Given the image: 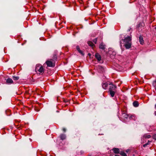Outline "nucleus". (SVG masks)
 I'll use <instances>...</instances> for the list:
<instances>
[{"instance_id": "15", "label": "nucleus", "mask_w": 156, "mask_h": 156, "mask_svg": "<svg viewBox=\"0 0 156 156\" xmlns=\"http://www.w3.org/2000/svg\"><path fill=\"white\" fill-rule=\"evenodd\" d=\"M89 108L91 109H94L95 108V105L93 103L91 104Z\"/></svg>"}, {"instance_id": "1", "label": "nucleus", "mask_w": 156, "mask_h": 156, "mask_svg": "<svg viewBox=\"0 0 156 156\" xmlns=\"http://www.w3.org/2000/svg\"><path fill=\"white\" fill-rule=\"evenodd\" d=\"M122 41L124 43V46L126 49H129L131 47V37L130 36L126 37L124 39H122Z\"/></svg>"}, {"instance_id": "25", "label": "nucleus", "mask_w": 156, "mask_h": 156, "mask_svg": "<svg viewBox=\"0 0 156 156\" xmlns=\"http://www.w3.org/2000/svg\"><path fill=\"white\" fill-rule=\"evenodd\" d=\"M153 139L156 140V134H155L153 136Z\"/></svg>"}, {"instance_id": "4", "label": "nucleus", "mask_w": 156, "mask_h": 156, "mask_svg": "<svg viewBox=\"0 0 156 156\" xmlns=\"http://www.w3.org/2000/svg\"><path fill=\"white\" fill-rule=\"evenodd\" d=\"M45 63L48 67H53L55 66V63L54 60L51 59L47 60Z\"/></svg>"}, {"instance_id": "29", "label": "nucleus", "mask_w": 156, "mask_h": 156, "mask_svg": "<svg viewBox=\"0 0 156 156\" xmlns=\"http://www.w3.org/2000/svg\"><path fill=\"white\" fill-rule=\"evenodd\" d=\"M69 100H67V99H64V102H66V103L68 102H69Z\"/></svg>"}, {"instance_id": "16", "label": "nucleus", "mask_w": 156, "mask_h": 156, "mask_svg": "<svg viewBox=\"0 0 156 156\" xmlns=\"http://www.w3.org/2000/svg\"><path fill=\"white\" fill-rule=\"evenodd\" d=\"M133 105L135 107H137L138 105V103L137 101H135L133 103Z\"/></svg>"}, {"instance_id": "31", "label": "nucleus", "mask_w": 156, "mask_h": 156, "mask_svg": "<svg viewBox=\"0 0 156 156\" xmlns=\"http://www.w3.org/2000/svg\"><path fill=\"white\" fill-rule=\"evenodd\" d=\"M154 114L156 116V111L154 112Z\"/></svg>"}, {"instance_id": "32", "label": "nucleus", "mask_w": 156, "mask_h": 156, "mask_svg": "<svg viewBox=\"0 0 156 156\" xmlns=\"http://www.w3.org/2000/svg\"><path fill=\"white\" fill-rule=\"evenodd\" d=\"M154 108L156 109V104L155 105Z\"/></svg>"}, {"instance_id": "30", "label": "nucleus", "mask_w": 156, "mask_h": 156, "mask_svg": "<svg viewBox=\"0 0 156 156\" xmlns=\"http://www.w3.org/2000/svg\"><path fill=\"white\" fill-rule=\"evenodd\" d=\"M62 130L64 132H65L66 131V129L65 128H63L62 129Z\"/></svg>"}, {"instance_id": "37", "label": "nucleus", "mask_w": 156, "mask_h": 156, "mask_svg": "<svg viewBox=\"0 0 156 156\" xmlns=\"http://www.w3.org/2000/svg\"><path fill=\"white\" fill-rule=\"evenodd\" d=\"M88 55H90V54H88Z\"/></svg>"}, {"instance_id": "14", "label": "nucleus", "mask_w": 156, "mask_h": 156, "mask_svg": "<svg viewBox=\"0 0 156 156\" xmlns=\"http://www.w3.org/2000/svg\"><path fill=\"white\" fill-rule=\"evenodd\" d=\"M99 48L101 49L104 50L105 48V45L102 44H101L100 45Z\"/></svg>"}, {"instance_id": "8", "label": "nucleus", "mask_w": 156, "mask_h": 156, "mask_svg": "<svg viewBox=\"0 0 156 156\" xmlns=\"http://www.w3.org/2000/svg\"><path fill=\"white\" fill-rule=\"evenodd\" d=\"M6 83L9 84L12 83H13V81L12 79L10 78H8L6 80Z\"/></svg>"}, {"instance_id": "28", "label": "nucleus", "mask_w": 156, "mask_h": 156, "mask_svg": "<svg viewBox=\"0 0 156 156\" xmlns=\"http://www.w3.org/2000/svg\"><path fill=\"white\" fill-rule=\"evenodd\" d=\"M149 144V143H147L144 144L143 145V146L144 147H146L147 145Z\"/></svg>"}, {"instance_id": "35", "label": "nucleus", "mask_w": 156, "mask_h": 156, "mask_svg": "<svg viewBox=\"0 0 156 156\" xmlns=\"http://www.w3.org/2000/svg\"><path fill=\"white\" fill-rule=\"evenodd\" d=\"M151 141H150L149 140H148V143H149V142H151Z\"/></svg>"}, {"instance_id": "2", "label": "nucleus", "mask_w": 156, "mask_h": 156, "mask_svg": "<svg viewBox=\"0 0 156 156\" xmlns=\"http://www.w3.org/2000/svg\"><path fill=\"white\" fill-rule=\"evenodd\" d=\"M35 70L37 73L39 74H42L44 71V69L43 66L41 64H37L36 65Z\"/></svg>"}, {"instance_id": "3", "label": "nucleus", "mask_w": 156, "mask_h": 156, "mask_svg": "<svg viewBox=\"0 0 156 156\" xmlns=\"http://www.w3.org/2000/svg\"><path fill=\"white\" fill-rule=\"evenodd\" d=\"M109 85L110 86L109 88V92L111 97H113L116 92V86L115 85H113L112 83H110Z\"/></svg>"}, {"instance_id": "6", "label": "nucleus", "mask_w": 156, "mask_h": 156, "mask_svg": "<svg viewBox=\"0 0 156 156\" xmlns=\"http://www.w3.org/2000/svg\"><path fill=\"white\" fill-rule=\"evenodd\" d=\"M95 57L97 59L98 62H100L101 60V56L98 53H96L95 55Z\"/></svg>"}, {"instance_id": "20", "label": "nucleus", "mask_w": 156, "mask_h": 156, "mask_svg": "<svg viewBox=\"0 0 156 156\" xmlns=\"http://www.w3.org/2000/svg\"><path fill=\"white\" fill-rule=\"evenodd\" d=\"M13 79L14 80H19V78L18 76H13Z\"/></svg>"}, {"instance_id": "21", "label": "nucleus", "mask_w": 156, "mask_h": 156, "mask_svg": "<svg viewBox=\"0 0 156 156\" xmlns=\"http://www.w3.org/2000/svg\"><path fill=\"white\" fill-rule=\"evenodd\" d=\"M120 154L122 156H127V155L126 153L124 152H121Z\"/></svg>"}, {"instance_id": "34", "label": "nucleus", "mask_w": 156, "mask_h": 156, "mask_svg": "<svg viewBox=\"0 0 156 156\" xmlns=\"http://www.w3.org/2000/svg\"><path fill=\"white\" fill-rule=\"evenodd\" d=\"M115 156H120L119 155H115Z\"/></svg>"}, {"instance_id": "11", "label": "nucleus", "mask_w": 156, "mask_h": 156, "mask_svg": "<svg viewBox=\"0 0 156 156\" xmlns=\"http://www.w3.org/2000/svg\"><path fill=\"white\" fill-rule=\"evenodd\" d=\"M139 41H140V44L142 45L144 43V41L143 40V37L142 36H140L139 37Z\"/></svg>"}, {"instance_id": "36", "label": "nucleus", "mask_w": 156, "mask_h": 156, "mask_svg": "<svg viewBox=\"0 0 156 156\" xmlns=\"http://www.w3.org/2000/svg\"><path fill=\"white\" fill-rule=\"evenodd\" d=\"M88 55H90V54H88Z\"/></svg>"}, {"instance_id": "23", "label": "nucleus", "mask_w": 156, "mask_h": 156, "mask_svg": "<svg viewBox=\"0 0 156 156\" xmlns=\"http://www.w3.org/2000/svg\"><path fill=\"white\" fill-rule=\"evenodd\" d=\"M78 52L80 53L81 55L82 56H84V54L83 52L81 50H80L79 51H78Z\"/></svg>"}, {"instance_id": "17", "label": "nucleus", "mask_w": 156, "mask_h": 156, "mask_svg": "<svg viewBox=\"0 0 156 156\" xmlns=\"http://www.w3.org/2000/svg\"><path fill=\"white\" fill-rule=\"evenodd\" d=\"M87 43L89 46L92 47H93L94 45V44L91 41H89Z\"/></svg>"}, {"instance_id": "9", "label": "nucleus", "mask_w": 156, "mask_h": 156, "mask_svg": "<svg viewBox=\"0 0 156 156\" xmlns=\"http://www.w3.org/2000/svg\"><path fill=\"white\" fill-rule=\"evenodd\" d=\"M151 136L147 133H146L143 136V139H149L151 138Z\"/></svg>"}, {"instance_id": "12", "label": "nucleus", "mask_w": 156, "mask_h": 156, "mask_svg": "<svg viewBox=\"0 0 156 156\" xmlns=\"http://www.w3.org/2000/svg\"><path fill=\"white\" fill-rule=\"evenodd\" d=\"M59 137L62 140L65 139L66 138V136L65 134H61L60 135Z\"/></svg>"}, {"instance_id": "33", "label": "nucleus", "mask_w": 156, "mask_h": 156, "mask_svg": "<svg viewBox=\"0 0 156 156\" xmlns=\"http://www.w3.org/2000/svg\"><path fill=\"white\" fill-rule=\"evenodd\" d=\"M81 152L82 153V154H83L84 153V151H81Z\"/></svg>"}, {"instance_id": "18", "label": "nucleus", "mask_w": 156, "mask_h": 156, "mask_svg": "<svg viewBox=\"0 0 156 156\" xmlns=\"http://www.w3.org/2000/svg\"><path fill=\"white\" fill-rule=\"evenodd\" d=\"M142 27V23H140L139 24H138L137 26V28L138 30H140V28H141Z\"/></svg>"}, {"instance_id": "24", "label": "nucleus", "mask_w": 156, "mask_h": 156, "mask_svg": "<svg viewBox=\"0 0 156 156\" xmlns=\"http://www.w3.org/2000/svg\"><path fill=\"white\" fill-rule=\"evenodd\" d=\"M79 136H80V134L78 133L75 134L74 137L76 138H77V137H80Z\"/></svg>"}, {"instance_id": "13", "label": "nucleus", "mask_w": 156, "mask_h": 156, "mask_svg": "<svg viewBox=\"0 0 156 156\" xmlns=\"http://www.w3.org/2000/svg\"><path fill=\"white\" fill-rule=\"evenodd\" d=\"M108 85V84L107 83H105L102 84V87L104 89H106Z\"/></svg>"}, {"instance_id": "7", "label": "nucleus", "mask_w": 156, "mask_h": 156, "mask_svg": "<svg viewBox=\"0 0 156 156\" xmlns=\"http://www.w3.org/2000/svg\"><path fill=\"white\" fill-rule=\"evenodd\" d=\"M129 117L130 120L133 119L135 121L136 119V117L134 115H129Z\"/></svg>"}, {"instance_id": "10", "label": "nucleus", "mask_w": 156, "mask_h": 156, "mask_svg": "<svg viewBox=\"0 0 156 156\" xmlns=\"http://www.w3.org/2000/svg\"><path fill=\"white\" fill-rule=\"evenodd\" d=\"M113 152L115 154H118L119 153V149L118 148H114L112 149Z\"/></svg>"}, {"instance_id": "22", "label": "nucleus", "mask_w": 156, "mask_h": 156, "mask_svg": "<svg viewBox=\"0 0 156 156\" xmlns=\"http://www.w3.org/2000/svg\"><path fill=\"white\" fill-rule=\"evenodd\" d=\"M57 58V55H53L52 59L54 60V61H55V60H56Z\"/></svg>"}, {"instance_id": "26", "label": "nucleus", "mask_w": 156, "mask_h": 156, "mask_svg": "<svg viewBox=\"0 0 156 156\" xmlns=\"http://www.w3.org/2000/svg\"><path fill=\"white\" fill-rule=\"evenodd\" d=\"M97 38H95V39H94L93 40V42H94L95 44H96V42H97Z\"/></svg>"}, {"instance_id": "5", "label": "nucleus", "mask_w": 156, "mask_h": 156, "mask_svg": "<svg viewBox=\"0 0 156 156\" xmlns=\"http://www.w3.org/2000/svg\"><path fill=\"white\" fill-rule=\"evenodd\" d=\"M122 116L124 118H127L129 116V115L126 114V111H122Z\"/></svg>"}, {"instance_id": "19", "label": "nucleus", "mask_w": 156, "mask_h": 156, "mask_svg": "<svg viewBox=\"0 0 156 156\" xmlns=\"http://www.w3.org/2000/svg\"><path fill=\"white\" fill-rule=\"evenodd\" d=\"M98 69H100L101 70V71L102 72H103L104 71V68L101 66H98Z\"/></svg>"}, {"instance_id": "27", "label": "nucleus", "mask_w": 156, "mask_h": 156, "mask_svg": "<svg viewBox=\"0 0 156 156\" xmlns=\"http://www.w3.org/2000/svg\"><path fill=\"white\" fill-rule=\"evenodd\" d=\"M76 48L78 51L80 50L79 47L78 46H76Z\"/></svg>"}]
</instances>
